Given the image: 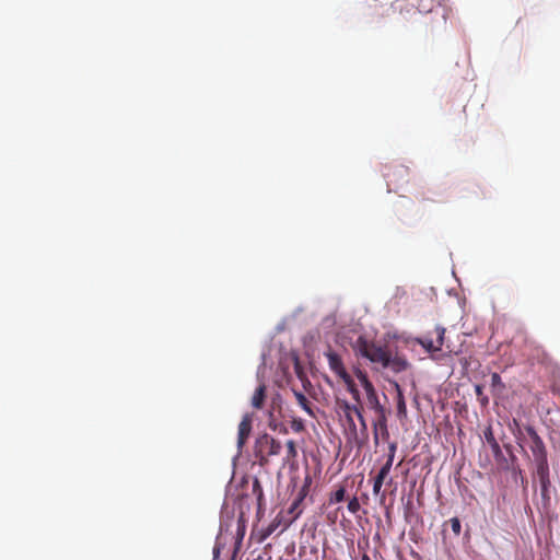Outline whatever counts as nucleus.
Listing matches in <instances>:
<instances>
[{
    "mask_svg": "<svg viewBox=\"0 0 560 560\" xmlns=\"http://www.w3.org/2000/svg\"><path fill=\"white\" fill-rule=\"evenodd\" d=\"M354 351L368 359L371 363L380 365L382 369H389L394 373H400L409 368V363L404 355L394 354L387 346L368 340L360 336L353 346Z\"/></svg>",
    "mask_w": 560,
    "mask_h": 560,
    "instance_id": "f257e3e1",
    "label": "nucleus"
},
{
    "mask_svg": "<svg viewBox=\"0 0 560 560\" xmlns=\"http://www.w3.org/2000/svg\"><path fill=\"white\" fill-rule=\"evenodd\" d=\"M417 10L423 15L422 24L427 31H435L446 25L448 9L439 0H418Z\"/></svg>",
    "mask_w": 560,
    "mask_h": 560,
    "instance_id": "f03ea898",
    "label": "nucleus"
},
{
    "mask_svg": "<svg viewBox=\"0 0 560 560\" xmlns=\"http://www.w3.org/2000/svg\"><path fill=\"white\" fill-rule=\"evenodd\" d=\"M282 445L273 436L264 433L256 438L254 445V455L258 459L260 466L269 463L270 458L278 456L281 452Z\"/></svg>",
    "mask_w": 560,
    "mask_h": 560,
    "instance_id": "7ed1b4c3",
    "label": "nucleus"
},
{
    "mask_svg": "<svg viewBox=\"0 0 560 560\" xmlns=\"http://www.w3.org/2000/svg\"><path fill=\"white\" fill-rule=\"evenodd\" d=\"M445 328L435 326L433 332L417 338V342L421 345L428 352L441 351L444 346Z\"/></svg>",
    "mask_w": 560,
    "mask_h": 560,
    "instance_id": "20e7f679",
    "label": "nucleus"
},
{
    "mask_svg": "<svg viewBox=\"0 0 560 560\" xmlns=\"http://www.w3.org/2000/svg\"><path fill=\"white\" fill-rule=\"evenodd\" d=\"M525 431L530 439L529 448L532 451L534 460L547 458L546 445L542 439L536 432V430L533 427L527 425L525 428Z\"/></svg>",
    "mask_w": 560,
    "mask_h": 560,
    "instance_id": "39448f33",
    "label": "nucleus"
},
{
    "mask_svg": "<svg viewBox=\"0 0 560 560\" xmlns=\"http://www.w3.org/2000/svg\"><path fill=\"white\" fill-rule=\"evenodd\" d=\"M338 406L345 415L349 429L352 432H355L357 427L353 420V416H357L360 411H363L362 402L350 404L347 400H338Z\"/></svg>",
    "mask_w": 560,
    "mask_h": 560,
    "instance_id": "423d86ee",
    "label": "nucleus"
},
{
    "mask_svg": "<svg viewBox=\"0 0 560 560\" xmlns=\"http://www.w3.org/2000/svg\"><path fill=\"white\" fill-rule=\"evenodd\" d=\"M325 357L328 361L329 369L340 378L347 376V372L342 358L330 348L325 352Z\"/></svg>",
    "mask_w": 560,
    "mask_h": 560,
    "instance_id": "0eeeda50",
    "label": "nucleus"
},
{
    "mask_svg": "<svg viewBox=\"0 0 560 560\" xmlns=\"http://www.w3.org/2000/svg\"><path fill=\"white\" fill-rule=\"evenodd\" d=\"M375 415H376V418L373 421L374 440H375V442H377L378 435H381L384 441H388L389 431H388V427H387L386 409L383 411H380Z\"/></svg>",
    "mask_w": 560,
    "mask_h": 560,
    "instance_id": "6e6552de",
    "label": "nucleus"
},
{
    "mask_svg": "<svg viewBox=\"0 0 560 560\" xmlns=\"http://www.w3.org/2000/svg\"><path fill=\"white\" fill-rule=\"evenodd\" d=\"M252 416L245 415L238 424L237 447L242 451L252 432Z\"/></svg>",
    "mask_w": 560,
    "mask_h": 560,
    "instance_id": "1a4fd4ad",
    "label": "nucleus"
},
{
    "mask_svg": "<svg viewBox=\"0 0 560 560\" xmlns=\"http://www.w3.org/2000/svg\"><path fill=\"white\" fill-rule=\"evenodd\" d=\"M483 436H485V440L486 442L489 444L491 451H492V454L494 456V458L500 462L502 459H504V456H503V453H502V450H501V446L500 444L498 443V441L495 440L494 438V434H493V431H492V428L491 427H488L485 431H483Z\"/></svg>",
    "mask_w": 560,
    "mask_h": 560,
    "instance_id": "9d476101",
    "label": "nucleus"
},
{
    "mask_svg": "<svg viewBox=\"0 0 560 560\" xmlns=\"http://www.w3.org/2000/svg\"><path fill=\"white\" fill-rule=\"evenodd\" d=\"M285 448V455L282 459L283 465H293L298 456L296 443L293 440H288Z\"/></svg>",
    "mask_w": 560,
    "mask_h": 560,
    "instance_id": "9b49d317",
    "label": "nucleus"
},
{
    "mask_svg": "<svg viewBox=\"0 0 560 560\" xmlns=\"http://www.w3.org/2000/svg\"><path fill=\"white\" fill-rule=\"evenodd\" d=\"M534 462L536 465L535 475L538 478V480L540 481L545 479H550L548 458L537 459Z\"/></svg>",
    "mask_w": 560,
    "mask_h": 560,
    "instance_id": "f8f14e48",
    "label": "nucleus"
},
{
    "mask_svg": "<svg viewBox=\"0 0 560 560\" xmlns=\"http://www.w3.org/2000/svg\"><path fill=\"white\" fill-rule=\"evenodd\" d=\"M396 176H399L401 179L408 176V168L405 166H399L392 172H387L385 174V177L387 178V185L390 186L392 184L396 185L398 184V180L395 178Z\"/></svg>",
    "mask_w": 560,
    "mask_h": 560,
    "instance_id": "ddd939ff",
    "label": "nucleus"
},
{
    "mask_svg": "<svg viewBox=\"0 0 560 560\" xmlns=\"http://www.w3.org/2000/svg\"><path fill=\"white\" fill-rule=\"evenodd\" d=\"M343 381V383L346 384L347 386V389L348 392L351 394L353 400L358 404L362 402L361 401V396H360V392L354 383V381L352 380V377L350 376V374H348L347 376L342 377L341 378Z\"/></svg>",
    "mask_w": 560,
    "mask_h": 560,
    "instance_id": "4468645a",
    "label": "nucleus"
},
{
    "mask_svg": "<svg viewBox=\"0 0 560 560\" xmlns=\"http://www.w3.org/2000/svg\"><path fill=\"white\" fill-rule=\"evenodd\" d=\"M266 397V386L264 384L259 385L253 397H252V406L256 409H261L264 405V400Z\"/></svg>",
    "mask_w": 560,
    "mask_h": 560,
    "instance_id": "2eb2a0df",
    "label": "nucleus"
},
{
    "mask_svg": "<svg viewBox=\"0 0 560 560\" xmlns=\"http://www.w3.org/2000/svg\"><path fill=\"white\" fill-rule=\"evenodd\" d=\"M346 499V487L342 485H339L336 487V489L330 492L328 503L329 504H337L342 502Z\"/></svg>",
    "mask_w": 560,
    "mask_h": 560,
    "instance_id": "dca6fc26",
    "label": "nucleus"
},
{
    "mask_svg": "<svg viewBox=\"0 0 560 560\" xmlns=\"http://www.w3.org/2000/svg\"><path fill=\"white\" fill-rule=\"evenodd\" d=\"M389 474H387V467H382L374 478L373 482V493L377 495L381 492L382 486L384 483V480Z\"/></svg>",
    "mask_w": 560,
    "mask_h": 560,
    "instance_id": "f3484780",
    "label": "nucleus"
},
{
    "mask_svg": "<svg viewBox=\"0 0 560 560\" xmlns=\"http://www.w3.org/2000/svg\"><path fill=\"white\" fill-rule=\"evenodd\" d=\"M293 393H294V396L296 398L299 406H301V408L303 410H305L308 415L313 416L314 413H313V410L311 407V402L306 398V396L303 393L298 392V390H294Z\"/></svg>",
    "mask_w": 560,
    "mask_h": 560,
    "instance_id": "a211bd4d",
    "label": "nucleus"
},
{
    "mask_svg": "<svg viewBox=\"0 0 560 560\" xmlns=\"http://www.w3.org/2000/svg\"><path fill=\"white\" fill-rule=\"evenodd\" d=\"M396 387L398 389V397H397V416L398 418L402 419L407 417V406L404 398V395L399 388V385L396 384Z\"/></svg>",
    "mask_w": 560,
    "mask_h": 560,
    "instance_id": "6ab92c4d",
    "label": "nucleus"
},
{
    "mask_svg": "<svg viewBox=\"0 0 560 560\" xmlns=\"http://www.w3.org/2000/svg\"><path fill=\"white\" fill-rule=\"evenodd\" d=\"M368 406L375 412L385 410V407L381 404L378 395L366 398Z\"/></svg>",
    "mask_w": 560,
    "mask_h": 560,
    "instance_id": "aec40b11",
    "label": "nucleus"
},
{
    "mask_svg": "<svg viewBox=\"0 0 560 560\" xmlns=\"http://www.w3.org/2000/svg\"><path fill=\"white\" fill-rule=\"evenodd\" d=\"M396 450H397V444L396 443H390L389 446H388V456H387V460L386 463L382 466V467H387V474L390 472V469H392V466H393V462H394V457H395V453H396Z\"/></svg>",
    "mask_w": 560,
    "mask_h": 560,
    "instance_id": "412c9836",
    "label": "nucleus"
},
{
    "mask_svg": "<svg viewBox=\"0 0 560 560\" xmlns=\"http://www.w3.org/2000/svg\"><path fill=\"white\" fill-rule=\"evenodd\" d=\"M491 387H492L493 392H498V393H501L505 388V386L502 382V378L498 373L491 374Z\"/></svg>",
    "mask_w": 560,
    "mask_h": 560,
    "instance_id": "4be33fe9",
    "label": "nucleus"
},
{
    "mask_svg": "<svg viewBox=\"0 0 560 560\" xmlns=\"http://www.w3.org/2000/svg\"><path fill=\"white\" fill-rule=\"evenodd\" d=\"M475 394L477 400L480 402L482 407H486L489 404V398L487 395H485L482 385H475Z\"/></svg>",
    "mask_w": 560,
    "mask_h": 560,
    "instance_id": "5701e85b",
    "label": "nucleus"
},
{
    "mask_svg": "<svg viewBox=\"0 0 560 560\" xmlns=\"http://www.w3.org/2000/svg\"><path fill=\"white\" fill-rule=\"evenodd\" d=\"M434 195H435V192L432 189L428 188V189L420 191L419 195L417 196V199L421 202L438 201L436 199L433 198Z\"/></svg>",
    "mask_w": 560,
    "mask_h": 560,
    "instance_id": "b1692460",
    "label": "nucleus"
},
{
    "mask_svg": "<svg viewBox=\"0 0 560 560\" xmlns=\"http://www.w3.org/2000/svg\"><path fill=\"white\" fill-rule=\"evenodd\" d=\"M539 483L542 500L549 501V488L551 486L550 479L540 480Z\"/></svg>",
    "mask_w": 560,
    "mask_h": 560,
    "instance_id": "393cba45",
    "label": "nucleus"
},
{
    "mask_svg": "<svg viewBox=\"0 0 560 560\" xmlns=\"http://www.w3.org/2000/svg\"><path fill=\"white\" fill-rule=\"evenodd\" d=\"M347 509L351 514H357L361 509L359 499L357 497L351 498L348 502Z\"/></svg>",
    "mask_w": 560,
    "mask_h": 560,
    "instance_id": "a878e982",
    "label": "nucleus"
},
{
    "mask_svg": "<svg viewBox=\"0 0 560 560\" xmlns=\"http://www.w3.org/2000/svg\"><path fill=\"white\" fill-rule=\"evenodd\" d=\"M253 492L257 495V501H258V504L260 505L264 494H262V489H261V486H260V482L258 479H255L253 482Z\"/></svg>",
    "mask_w": 560,
    "mask_h": 560,
    "instance_id": "bb28decb",
    "label": "nucleus"
},
{
    "mask_svg": "<svg viewBox=\"0 0 560 560\" xmlns=\"http://www.w3.org/2000/svg\"><path fill=\"white\" fill-rule=\"evenodd\" d=\"M355 376L359 380V382L361 383L362 387H364L365 384H370L371 383V381L369 380L366 373L361 371V370H357L355 371Z\"/></svg>",
    "mask_w": 560,
    "mask_h": 560,
    "instance_id": "cd10ccee",
    "label": "nucleus"
},
{
    "mask_svg": "<svg viewBox=\"0 0 560 560\" xmlns=\"http://www.w3.org/2000/svg\"><path fill=\"white\" fill-rule=\"evenodd\" d=\"M452 530L455 535H459L462 530L460 522L457 517H453L450 520Z\"/></svg>",
    "mask_w": 560,
    "mask_h": 560,
    "instance_id": "c85d7f7f",
    "label": "nucleus"
},
{
    "mask_svg": "<svg viewBox=\"0 0 560 560\" xmlns=\"http://www.w3.org/2000/svg\"><path fill=\"white\" fill-rule=\"evenodd\" d=\"M310 485H311V478L307 477L305 479L304 486L301 488V490L298 494V498H302L303 500L305 499V497L307 495V492H308Z\"/></svg>",
    "mask_w": 560,
    "mask_h": 560,
    "instance_id": "c756f323",
    "label": "nucleus"
},
{
    "mask_svg": "<svg viewBox=\"0 0 560 560\" xmlns=\"http://www.w3.org/2000/svg\"><path fill=\"white\" fill-rule=\"evenodd\" d=\"M359 420V423H360V427H361V430L363 433H366L368 431V423H366V420L363 416V411H360L359 415L355 416Z\"/></svg>",
    "mask_w": 560,
    "mask_h": 560,
    "instance_id": "7c9ffc66",
    "label": "nucleus"
},
{
    "mask_svg": "<svg viewBox=\"0 0 560 560\" xmlns=\"http://www.w3.org/2000/svg\"><path fill=\"white\" fill-rule=\"evenodd\" d=\"M364 392H365V395H366V398L368 397H372V396H375L377 395L376 390H375V387L374 385L372 384V382L370 384H365V386L363 387Z\"/></svg>",
    "mask_w": 560,
    "mask_h": 560,
    "instance_id": "2f4dec72",
    "label": "nucleus"
},
{
    "mask_svg": "<svg viewBox=\"0 0 560 560\" xmlns=\"http://www.w3.org/2000/svg\"><path fill=\"white\" fill-rule=\"evenodd\" d=\"M291 427L295 432H301L302 430H304V424L302 420H293Z\"/></svg>",
    "mask_w": 560,
    "mask_h": 560,
    "instance_id": "473e14b6",
    "label": "nucleus"
},
{
    "mask_svg": "<svg viewBox=\"0 0 560 560\" xmlns=\"http://www.w3.org/2000/svg\"><path fill=\"white\" fill-rule=\"evenodd\" d=\"M300 505L301 504H296V502L293 501L291 506H290V511L289 512L292 513V514L294 513L295 514L294 517H298L301 514V512H302L301 510H299Z\"/></svg>",
    "mask_w": 560,
    "mask_h": 560,
    "instance_id": "72a5a7b5",
    "label": "nucleus"
},
{
    "mask_svg": "<svg viewBox=\"0 0 560 560\" xmlns=\"http://www.w3.org/2000/svg\"><path fill=\"white\" fill-rule=\"evenodd\" d=\"M237 536H238V537H237L236 542H235V544H236V549H237V548H238V546L241 545V541H242V539H243V533H240V532H238V533H237Z\"/></svg>",
    "mask_w": 560,
    "mask_h": 560,
    "instance_id": "f704fd0d",
    "label": "nucleus"
},
{
    "mask_svg": "<svg viewBox=\"0 0 560 560\" xmlns=\"http://www.w3.org/2000/svg\"><path fill=\"white\" fill-rule=\"evenodd\" d=\"M295 370H296L298 375L301 376V368L298 363L295 364Z\"/></svg>",
    "mask_w": 560,
    "mask_h": 560,
    "instance_id": "c9c22d12",
    "label": "nucleus"
},
{
    "mask_svg": "<svg viewBox=\"0 0 560 560\" xmlns=\"http://www.w3.org/2000/svg\"><path fill=\"white\" fill-rule=\"evenodd\" d=\"M294 502H296V504H301L303 502V499L302 498H295L294 499Z\"/></svg>",
    "mask_w": 560,
    "mask_h": 560,
    "instance_id": "e433bc0d",
    "label": "nucleus"
},
{
    "mask_svg": "<svg viewBox=\"0 0 560 560\" xmlns=\"http://www.w3.org/2000/svg\"><path fill=\"white\" fill-rule=\"evenodd\" d=\"M361 560H371V558L366 553H364Z\"/></svg>",
    "mask_w": 560,
    "mask_h": 560,
    "instance_id": "4c0bfd02",
    "label": "nucleus"
},
{
    "mask_svg": "<svg viewBox=\"0 0 560 560\" xmlns=\"http://www.w3.org/2000/svg\"><path fill=\"white\" fill-rule=\"evenodd\" d=\"M513 422H514V424L518 428V422H517V420H515V419H514V420H513Z\"/></svg>",
    "mask_w": 560,
    "mask_h": 560,
    "instance_id": "58836bf2",
    "label": "nucleus"
}]
</instances>
